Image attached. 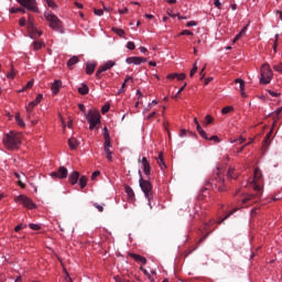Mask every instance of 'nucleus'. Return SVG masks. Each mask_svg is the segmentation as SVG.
<instances>
[{
  "label": "nucleus",
  "instance_id": "c85d7f7f",
  "mask_svg": "<svg viewBox=\"0 0 282 282\" xmlns=\"http://www.w3.org/2000/svg\"><path fill=\"white\" fill-rule=\"evenodd\" d=\"M197 131L199 133V135L202 138H204V140H208V134H206V131H204V129H202V126H199V123H197Z\"/></svg>",
  "mask_w": 282,
  "mask_h": 282
},
{
  "label": "nucleus",
  "instance_id": "49530a36",
  "mask_svg": "<svg viewBox=\"0 0 282 282\" xmlns=\"http://www.w3.org/2000/svg\"><path fill=\"white\" fill-rule=\"evenodd\" d=\"M180 36H193V32L189 30H184L180 33Z\"/></svg>",
  "mask_w": 282,
  "mask_h": 282
},
{
  "label": "nucleus",
  "instance_id": "b1692460",
  "mask_svg": "<svg viewBox=\"0 0 282 282\" xmlns=\"http://www.w3.org/2000/svg\"><path fill=\"white\" fill-rule=\"evenodd\" d=\"M156 162L162 171H164V169H166V164L164 163V154L162 152L159 154Z\"/></svg>",
  "mask_w": 282,
  "mask_h": 282
},
{
  "label": "nucleus",
  "instance_id": "864d4df0",
  "mask_svg": "<svg viewBox=\"0 0 282 282\" xmlns=\"http://www.w3.org/2000/svg\"><path fill=\"white\" fill-rule=\"evenodd\" d=\"M273 69H274L275 72L282 73V63L273 65Z\"/></svg>",
  "mask_w": 282,
  "mask_h": 282
},
{
  "label": "nucleus",
  "instance_id": "7ed1b4c3",
  "mask_svg": "<svg viewBox=\"0 0 282 282\" xmlns=\"http://www.w3.org/2000/svg\"><path fill=\"white\" fill-rule=\"evenodd\" d=\"M139 175H140V180H139L140 188L144 193V196L147 197V199L149 202L150 208H153V206L151 205V197H153V185L151 184V182H149L142 177L141 171H139Z\"/></svg>",
  "mask_w": 282,
  "mask_h": 282
},
{
  "label": "nucleus",
  "instance_id": "a18cd8bd",
  "mask_svg": "<svg viewBox=\"0 0 282 282\" xmlns=\"http://www.w3.org/2000/svg\"><path fill=\"white\" fill-rule=\"evenodd\" d=\"M197 74V63L194 64L193 68L191 69L189 76L193 78Z\"/></svg>",
  "mask_w": 282,
  "mask_h": 282
},
{
  "label": "nucleus",
  "instance_id": "7c9ffc66",
  "mask_svg": "<svg viewBox=\"0 0 282 282\" xmlns=\"http://www.w3.org/2000/svg\"><path fill=\"white\" fill-rule=\"evenodd\" d=\"M124 191H126L128 197H135V193H133V188H131V186L126 185Z\"/></svg>",
  "mask_w": 282,
  "mask_h": 282
},
{
  "label": "nucleus",
  "instance_id": "6e6552de",
  "mask_svg": "<svg viewBox=\"0 0 282 282\" xmlns=\"http://www.w3.org/2000/svg\"><path fill=\"white\" fill-rule=\"evenodd\" d=\"M15 202H20V204H22L25 208H29L30 210L36 208V204H34V202H32V199H30V197L25 195H19L15 198Z\"/></svg>",
  "mask_w": 282,
  "mask_h": 282
},
{
  "label": "nucleus",
  "instance_id": "de8ad7c7",
  "mask_svg": "<svg viewBox=\"0 0 282 282\" xmlns=\"http://www.w3.org/2000/svg\"><path fill=\"white\" fill-rule=\"evenodd\" d=\"M94 207L97 208V210L99 213H104L105 212V207L102 205H99L98 203H94Z\"/></svg>",
  "mask_w": 282,
  "mask_h": 282
},
{
  "label": "nucleus",
  "instance_id": "f3484780",
  "mask_svg": "<svg viewBox=\"0 0 282 282\" xmlns=\"http://www.w3.org/2000/svg\"><path fill=\"white\" fill-rule=\"evenodd\" d=\"M131 259H133L137 263H142V265H147V258L137 254V253H130Z\"/></svg>",
  "mask_w": 282,
  "mask_h": 282
},
{
  "label": "nucleus",
  "instance_id": "a211bd4d",
  "mask_svg": "<svg viewBox=\"0 0 282 282\" xmlns=\"http://www.w3.org/2000/svg\"><path fill=\"white\" fill-rule=\"evenodd\" d=\"M205 232H207L205 236H203L199 240L198 243H203V241H206L208 235H210V232H213V230L215 229H210V223L205 224L204 227Z\"/></svg>",
  "mask_w": 282,
  "mask_h": 282
},
{
  "label": "nucleus",
  "instance_id": "20e7f679",
  "mask_svg": "<svg viewBox=\"0 0 282 282\" xmlns=\"http://www.w3.org/2000/svg\"><path fill=\"white\" fill-rule=\"evenodd\" d=\"M44 18L48 22V25L50 28H52V30H55V32H61V28H63V22H61L56 14L52 12H45Z\"/></svg>",
  "mask_w": 282,
  "mask_h": 282
},
{
  "label": "nucleus",
  "instance_id": "e2e57ef3",
  "mask_svg": "<svg viewBox=\"0 0 282 282\" xmlns=\"http://www.w3.org/2000/svg\"><path fill=\"white\" fill-rule=\"evenodd\" d=\"M100 175V171H95L93 174H91V180H96V177H98Z\"/></svg>",
  "mask_w": 282,
  "mask_h": 282
},
{
  "label": "nucleus",
  "instance_id": "c756f323",
  "mask_svg": "<svg viewBox=\"0 0 282 282\" xmlns=\"http://www.w3.org/2000/svg\"><path fill=\"white\" fill-rule=\"evenodd\" d=\"M248 30V26H245L234 39V43H237L239 41V39H241V36H243L246 34V31Z\"/></svg>",
  "mask_w": 282,
  "mask_h": 282
},
{
  "label": "nucleus",
  "instance_id": "0eeeda50",
  "mask_svg": "<svg viewBox=\"0 0 282 282\" xmlns=\"http://www.w3.org/2000/svg\"><path fill=\"white\" fill-rule=\"evenodd\" d=\"M212 182V184H214L218 191L224 192V176H221V170H219V167H217Z\"/></svg>",
  "mask_w": 282,
  "mask_h": 282
},
{
  "label": "nucleus",
  "instance_id": "3c124183",
  "mask_svg": "<svg viewBox=\"0 0 282 282\" xmlns=\"http://www.w3.org/2000/svg\"><path fill=\"white\" fill-rule=\"evenodd\" d=\"M94 13L96 14V17H102V14H105V11H102V9H95Z\"/></svg>",
  "mask_w": 282,
  "mask_h": 282
},
{
  "label": "nucleus",
  "instance_id": "052dcab7",
  "mask_svg": "<svg viewBox=\"0 0 282 282\" xmlns=\"http://www.w3.org/2000/svg\"><path fill=\"white\" fill-rule=\"evenodd\" d=\"M110 109V106L109 105H105L102 108H101V113H107Z\"/></svg>",
  "mask_w": 282,
  "mask_h": 282
},
{
  "label": "nucleus",
  "instance_id": "58836bf2",
  "mask_svg": "<svg viewBox=\"0 0 282 282\" xmlns=\"http://www.w3.org/2000/svg\"><path fill=\"white\" fill-rule=\"evenodd\" d=\"M214 120L215 119L210 115H207L205 117V126L208 127V124H213Z\"/></svg>",
  "mask_w": 282,
  "mask_h": 282
},
{
  "label": "nucleus",
  "instance_id": "cd10ccee",
  "mask_svg": "<svg viewBox=\"0 0 282 282\" xmlns=\"http://www.w3.org/2000/svg\"><path fill=\"white\" fill-rule=\"evenodd\" d=\"M105 153H106V158L108 160V162H113V152L111 151L110 148H106L104 149Z\"/></svg>",
  "mask_w": 282,
  "mask_h": 282
},
{
  "label": "nucleus",
  "instance_id": "e433bc0d",
  "mask_svg": "<svg viewBox=\"0 0 282 282\" xmlns=\"http://www.w3.org/2000/svg\"><path fill=\"white\" fill-rule=\"evenodd\" d=\"M25 109H26V118L29 119V120H32V116H34V112L32 111V107H30V106H26L25 107Z\"/></svg>",
  "mask_w": 282,
  "mask_h": 282
},
{
  "label": "nucleus",
  "instance_id": "ea45409f",
  "mask_svg": "<svg viewBox=\"0 0 282 282\" xmlns=\"http://www.w3.org/2000/svg\"><path fill=\"white\" fill-rule=\"evenodd\" d=\"M17 76V70L14 69V67H11V72L7 74V78H11L14 79V77Z\"/></svg>",
  "mask_w": 282,
  "mask_h": 282
},
{
  "label": "nucleus",
  "instance_id": "423d86ee",
  "mask_svg": "<svg viewBox=\"0 0 282 282\" xmlns=\"http://www.w3.org/2000/svg\"><path fill=\"white\" fill-rule=\"evenodd\" d=\"M90 131H94L100 124V112L90 110L87 115Z\"/></svg>",
  "mask_w": 282,
  "mask_h": 282
},
{
  "label": "nucleus",
  "instance_id": "4be33fe9",
  "mask_svg": "<svg viewBox=\"0 0 282 282\" xmlns=\"http://www.w3.org/2000/svg\"><path fill=\"white\" fill-rule=\"evenodd\" d=\"M78 140L74 137H72L70 139H68V147L69 149H72L73 151L78 149Z\"/></svg>",
  "mask_w": 282,
  "mask_h": 282
},
{
  "label": "nucleus",
  "instance_id": "8fccbe9b",
  "mask_svg": "<svg viewBox=\"0 0 282 282\" xmlns=\"http://www.w3.org/2000/svg\"><path fill=\"white\" fill-rule=\"evenodd\" d=\"M32 87H34V82L30 80L22 90L25 91V89H32Z\"/></svg>",
  "mask_w": 282,
  "mask_h": 282
},
{
  "label": "nucleus",
  "instance_id": "09e8293b",
  "mask_svg": "<svg viewBox=\"0 0 282 282\" xmlns=\"http://www.w3.org/2000/svg\"><path fill=\"white\" fill-rule=\"evenodd\" d=\"M29 228H31V230H41V225L30 224Z\"/></svg>",
  "mask_w": 282,
  "mask_h": 282
},
{
  "label": "nucleus",
  "instance_id": "79ce46f5",
  "mask_svg": "<svg viewBox=\"0 0 282 282\" xmlns=\"http://www.w3.org/2000/svg\"><path fill=\"white\" fill-rule=\"evenodd\" d=\"M281 112H282V107H281V108H278V109L275 110L276 118H275L274 121H273V127L276 126V120H279V116H281Z\"/></svg>",
  "mask_w": 282,
  "mask_h": 282
},
{
  "label": "nucleus",
  "instance_id": "603ef678",
  "mask_svg": "<svg viewBox=\"0 0 282 282\" xmlns=\"http://www.w3.org/2000/svg\"><path fill=\"white\" fill-rule=\"evenodd\" d=\"M24 228H25V225L20 224V225H18V226H15L14 231H15V232H21V230H23Z\"/></svg>",
  "mask_w": 282,
  "mask_h": 282
},
{
  "label": "nucleus",
  "instance_id": "393cba45",
  "mask_svg": "<svg viewBox=\"0 0 282 282\" xmlns=\"http://www.w3.org/2000/svg\"><path fill=\"white\" fill-rule=\"evenodd\" d=\"M94 72H96V64L87 63L86 64V74H88V76H91V74H94Z\"/></svg>",
  "mask_w": 282,
  "mask_h": 282
},
{
  "label": "nucleus",
  "instance_id": "774afa93",
  "mask_svg": "<svg viewBox=\"0 0 282 282\" xmlns=\"http://www.w3.org/2000/svg\"><path fill=\"white\" fill-rule=\"evenodd\" d=\"M115 281H116V282H124V280H122V278H120V276H118V275L115 276Z\"/></svg>",
  "mask_w": 282,
  "mask_h": 282
},
{
  "label": "nucleus",
  "instance_id": "bb28decb",
  "mask_svg": "<svg viewBox=\"0 0 282 282\" xmlns=\"http://www.w3.org/2000/svg\"><path fill=\"white\" fill-rule=\"evenodd\" d=\"M227 176L230 180H237V177H239V174L235 173V169L234 167H229V170L227 172Z\"/></svg>",
  "mask_w": 282,
  "mask_h": 282
},
{
  "label": "nucleus",
  "instance_id": "6ab92c4d",
  "mask_svg": "<svg viewBox=\"0 0 282 282\" xmlns=\"http://www.w3.org/2000/svg\"><path fill=\"white\" fill-rule=\"evenodd\" d=\"M80 178V173H78V172H73L70 175H69V177H68V182L70 183V184H77L78 183V180Z\"/></svg>",
  "mask_w": 282,
  "mask_h": 282
},
{
  "label": "nucleus",
  "instance_id": "37998d69",
  "mask_svg": "<svg viewBox=\"0 0 282 282\" xmlns=\"http://www.w3.org/2000/svg\"><path fill=\"white\" fill-rule=\"evenodd\" d=\"M270 138H272V131L268 132L264 140H263V143L264 144H270Z\"/></svg>",
  "mask_w": 282,
  "mask_h": 282
},
{
  "label": "nucleus",
  "instance_id": "39448f33",
  "mask_svg": "<svg viewBox=\"0 0 282 282\" xmlns=\"http://www.w3.org/2000/svg\"><path fill=\"white\" fill-rule=\"evenodd\" d=\"M271 80H272V69L270 68V64H264L261 67L260 83L261 85H269Z\"/></svg>",
  "mask_w": 282,
  "mask_h": 282
},
{
  "label": "nucleus",
  "instance_id": "f03ea898",
  "mask_svg": "<svg viewBox=\"0 0 282 282\" xmlns=\"http://www.w3.org/2000/svg\"><path fill=\"white\" fill-rule=\"evenodd\" d=\"M3 144L9 151H14L21 145V133L9 132L3 138Z\"/></svg>",
  "mask_w": 282,
  "mask_h": 282
},
{
  "label": "nucleus",
  "instance_id": "473e14b6",
  "mask_svg": "<svg viewBox=\"0 0 282 282\" xmlns=\"http://www.w3.org/2000/svg\"><path fill=\"white\" fill-rule=\"evenodd\" d=\"M14 177H17L19 186L21 188H25V183H23V181H21V175L19 174V172H14Z\"/></svg>",
  "mask_w": 282,
  "mask_h": 282
},
{
  "label": "nucleus",
  "instance_id": "680f3d73",
  "mask_svg": "<svg viewBox=\"0 0 282 282\" xmlns=\"http://www.w3.org/2000/svg\"><path fill=\"white\" fill-rule=\"evenodd\" d=\"M176 78L178 80H184L186 78V74H184V73L177 74Z\"/></svg>",
  "mask_w": 282,
  "mask_h": 282
},
{
  "label": "nucleus",
  "instance_id": "a19ab883",
  "mask_svg": "<svg viewBox=\"0 0 282 282\" xmlns=\"http://www.w3.org/2000/svg\"><path fill=\"white\" fill-rule=\"evenodd\" d=\"M48 8H52L53 10H56L57 6L56 2H54V0H45Z\"/></svg>",
  "mask_w": 282,
  "mask_h": 282
},
{
  "label": "nucleus",
  "instance_id": "c9c22d12",
  "mask_svg": "<svg viewBox=\"0 0 282 282\" xmlns=\"http://www.w3.org/2000/svg\"><path fill=\"white\" fill-rule=\"evenodd\" d=\"M112 31L115 32V34H117L121 39H122V36H124V30H122V29L112 28Z\"/></svg>",
  "mask_w": 282,
  "mask_h": 282
},
{
  "label": "nucleus",
  "instance_id": "4468645a",
  "mask_svg": "<svg viewBox=\"0 0 282 282\" xmlns=\"http://www.w3.org/2000/svg\"><path fill=\"white\" fill-rule=\"evenodd\" d=\"M104 149H111V135L109 134V129L107 127L104 128Z\"/></svg>",
  "mask_w": 282,
  "mask_h": 282
},
{
  "label": "nucleus",
  "instance_id": "aec40b11",
  "mask_svg": "<svg viewBox=\"0 0 282 282\" xmlns=\"http://www.w3.org/2000/svg\"><path fill=\"white\" fill-rule=\"evenodd\" d=\"M77 63H80V58H78V56H73L67 61V67L74 69V65H77Z\"/></svg>",
  "mask_w": 282,
  "mask_h": 282
},
{
  "label": "nucleus",
  "instance_id": "4d7b16f0",
  "mask_svg": "<svg viewBox=\"0 0 282 282\" xmlns=\"http://www.w3.org/2000/svg\"><path fill=\"white\" fill-rule=\"evenodd\" d=\"M186 89V83L178 89V91L176 93V95L174 96V98H177L180 96V94L183 93V90Z\"/></svg>",
  "mask_w": 282,
  "mask_h": 282
},
{
  "label": "nucleus",
  "instance_id": "412c9836",
  "mask_svg": "<svg viewBox=\"0 0 282 282\" xmlns=\"http://www.w3.org/2000/svg\"><path fill=\"white\" fill-rule=\"evenodd\" d=\"M78 94H80V96H87V94H89V86H87V84H82L78 87Z\"/></svg>",
  "mask_w": 282,
  "mask_h": 282
},
{
  "label": "nucleus",
  "instance_id": "72a5a7b5",
  "mask_svg": "<svg viewBox=\"0 0 282 282\" xmlns=\"http://www.w3.org/2000/svg\"><path fill=\"white\" fill-rule=\"evenodd\" d=\"M235 213H237V209H234L231 212H229L226 217H224L221 220H218L217 224L220 225V224H224V221H226V219H228V217H230L231 215H235Z\"/></svg>",
  "mask_w": 282,
  "mask_h": 282
},
{
  "label": "nucleus",
  "instance_id": "f257e3e1",
  "mask_svg": "<svg viewBox=\"0 0 282 282\" xmlns=\"http://www.w3.org/2000/svg\"><path fill=\"white\" fill-rule=\"evenodd\" d=\"M248 187L254 191V194H246L241 199V204L245 206H251V204H257L259 199L263 196V173L257 167L254 170L253 178L249 181Z\"/></svg>",
  "mask_w": 282,
  "mask_h": 282
},
{
  "label": "nucleus",
  "instance_id": "6e6d98bb",
  "mask_svg": "<svg viewBox=\"0 0 282 282\" xmlns=\"http://www.w3.org/2000/svg\"><path fill=\"white\" fill-rule=\"evenodd\" d=\"M166 78H167L169 80H175V78H177V73L169 74V75L166 76Z\"/></svg>",
  "mask_w": 282,
  "mask_h": 282
},
{
  "label": "nucleus",
  "instance_id": "0e129e2a",
  "mask_svg": "<svg viewBox=\"0 0 282 282\" xmlns=\"http://www.w3.org/2000/svg\"><path fill=\"white\" fill-rule=\"evenodd\" d=\"M11 14H17V12H21V8H12L10 9Z\"/></svg>",
  "mask_w": 282,
  "mask_h": 282
},
{
  "label": "nucleus",
  "instance_id": "c03bdc74",
  "mask_svg": "<svg viewBox=\"0 0 282 282\" xmlns=\"http://www.w3.org/2000/svg\"><path fill=\"white\" fill-rule=\"evenodd\" d=\"M235 83L236 84L239 83L240 89H243V87H246V82L243 79H241V78L235 79Z\"/></svg>",
  "mask_w": 282,
  "mask_h": 282
},
{
  "label": "nucleus",
  "instance_id": "5701e85b",
  "mask_svg": "<svg viewBox=\"0 0 282 282\" xmlns=\"http://www.w3.org/2000/svg\"><path fill=\"white\" fill-rule=\"evenodd\" d=\"M41 100H43V94H39L36 96L35 100H33L29 104V107H31V109H34V107H36V105H40Z\"/></svg>",
  "mask_w": 282,
  "mask_h": 282
},
{
  "label": "nucleus",
  "instance_id": "13d9d810",
  "mask_svg": "<svg viewBox=\"0 0 282 282\" xmlns=\"http://www.w3.org/2000/svg\"><path fill=\"white\" fill-rule=\"evenodd\" d=\"M127 48L128 50H135V44L133 42H128L127 43Z\"/></svg>",
  "mask_w": 282,
  "mask_h": 282
},
{
  "label": "nucleus",
  "instance_id": "a878e982",
  "mask_svg": "<svg viewBox=\"0 0 282 282\" xmlns=\"http://www.w3.org/2000/svg\"><path fill=\"white\" fill-rule=\"evenodd\" d=\"M42 47H45V42H43V41H34L33 42V50L35 52H39V50H41Z\"/></svg>",
  "mask_w": 282,
  "mask_h": 282
},
{
  "label": "nucleus",
  "instance_id": "9b49d317",
  "mask_svg": "<svg viewBox=\"0 0 282 282\" xmlns=\"http://www.w3.org/2000/svg\"><path fill=\"white\" fill-rule=\"evenodd\" d=\"M51 177L57 180H65V177H67V167L59 166L58 171L51 173Z\"/></svg>",
  "mask_w": 282,
  "mask_h": 282
},
{
  "label": "nucleus",
  "instance_id": "f8f14e48",
  "mask_svg": "<svg viewBox=\"0 0 282 282\" xmlns=\"http://www.w3.org/2000/svg\"><path fill=\"white\" fill-rule=\"evenodd\" d=\"M116 66V62L113 61H108L106 62L102 66H100L97 72H96V78H100V74H102V72H107L108 69H111V67Z\"/></svg>",
  "mask_w": 282,
  "mask_h": 282
},
{
  "label": "nucleus",
  "instance_id": "ddd939ff",
  "mask_svg": "<svg viewBox=\"0 0 282 282\" xmlns=\"http://www.w3.org/2000/svg\"><path fill=\"white\" fill-rule=\"evenodd\" d=\"M126 63H128V65H142V63H147V58L144 57H128L126 59Z\"/></svg>",
  "mask_w": 282,
  "mask_h": 282
},
{
  "label": "nucleus",
  "instance_id": "338daca9",
  "mask_svg": "<svg viewBox=\"0 0 282 282\" xmlns=\"http://www.w3.org/2000/svg\"><path fill=\"white\" fill-rule=\"evenodd\" d=\"M19 23H20L21 28H23L25 25V18H21L19 20Z\"/></svg>",
  "mask_w": 282,
  "mask_h": 282
},
{
  "label": "nucleus",
  "instance_id": "2eb2a0df",
  "mask_svg": "<svg viewBox=\"0 0 282 282\" xmlns=\"http://www.w3.org/2000/svg\"><path fill=\"white\" fill-rule=\"evenodd\" d=\"M141 163L143 166V173L148 176L151 175V164L149 163V160H147V158L143 156Z\"/></svg>",
  "mask_w": 282,
  "mask_h": 282
},
{
  "label": "nucleus",
  "instance_id": "9d476101",
  "mask_svg": "<svg viewBox=\"0 0 282 282\" xmlns=\"http://www.w3.org/2000/svg\"><path fill=\"white\" fill-rule=\"evenodd\" d=\"M18 3L20 6H23V8H26V10H31L32 12H37L36 8V0H18Z\"/></svg>",
  "mask_w": 282,
  "mask_h": 282
},
{
  "label": "nucleus",
  "instance_id": "dca6fc26",
  "mask_svg": "<svg viewBox=\"0 0 282 282\" xmlns=\"http://www.w3.org/2000/svg\"><path fill=\"white\" fill-rule=\"evenodd\" d=\"M61 87H63V82H61V79H57L52 84L51 89H52L54 96H56V94H58V91H61Z\"/></svg>",
  "mask_w": 282,
  "mask_h": 282
},
{
  "label": "nucleus",
  "instance_id": "2f4dec72",
  "mask_svg": "<svg viewBox=\"0 0 282 282\" xmlns=\"http://www.w3.org/2000/svg\"><path fill=\"white\" fill-rule=\"evenodd\" d=\"M15 122L19 124V127H25V121L21 119V115L19 112L15 115Z\"/></svg>",
  "mask_w": 282,
  "mask_h": 282
},
{
  "label": "nucleus",
  "instance_id": "5fc2aeb1",
  "mask_svg": "<svg viewBox=\"0 0 282 282\" xmlns=\"http://www.w3.org/2000/svg\"><path fill=\"white\" fill-rule=\"evenodd\" d=\"M268 94H270V96H272V98H279V96H281L280 93H275L273 90H268Z\"/></svg>",
  "mask_w": 282,
  "mask_h": 282
},
{
  "label": "nucleus",
  "instance_id": "f704fd0d",
  "mask_svg": "<svg viewBox=\"0 0 282 282\" xmlns=\"http://www.w3.org/2000/svg\"><path fill=\"white\" fill-rule=\"evenodd\" d=\"M79 186L80 188H85V186H87V176H80Z\"/></svg>",
  "mask_w": 282,
  "mask_h": 282
},
{
  "label": "nucleus",
  "instance_id": "bf43d9fd",
  "mask_svg": "<svg viewBox=\"0 0 282 282\" xmlns=\"http://www.w3.org/2000/svg\"><path fill=\"white\" fill-rule=\"evenodd\" d=\"M214 6H215V8H218V10H221V1L220 0H215Z\"/></svg>",
  "mask_w": 282,
  "mask_h": 282
},
{
  "label": "nucleus",
  "instance_id": "1a4fd4ad",
  "mask_svg": "<svg viewBox=\"0 0 282 282\" xmlns=\"http://www.w3.org/2000/svg\"><path fill=\"white\" fill-rule=\"evenodd\" d=\"M28 33L31 39L36 40L40 36H43V31L36 29V25L34 23H30L28 28Z\"/></svg>",
  "mask_w": 282,
  "mask_h": 282
},
{
  "label": "nucleus",
  "instance_id": "69168bd1",
  "mask_svg": "<svg viewBox=\"0 0 282 282\" xmlns=\"http://www.w3.org/2000/svg\"><path fill=\"white\" fill-rule=\"evenodd\" d=\"M209 140L215 141L216 143L220 142L219 137H217V135L210 137Z\"/></svg>",
  "mask_w": 282,
  "mask_h": 282
},
{
  "label": "nucleus",
  "instance_id": "4c0bfd02",
  "mask_svg": "<svg viewBox=\"0 0 282 282\" xmlns=\"http://www.w3.org/2000/svg\"><path fill=\"white\" fill-rule=\"evenodd\" d=\"M230 111H235V108L232 106H226L225 108L221 109V113H230Z\"/></svg>",
  "mask_w": 282,
  "mask_h": 282
}]
</instances>
